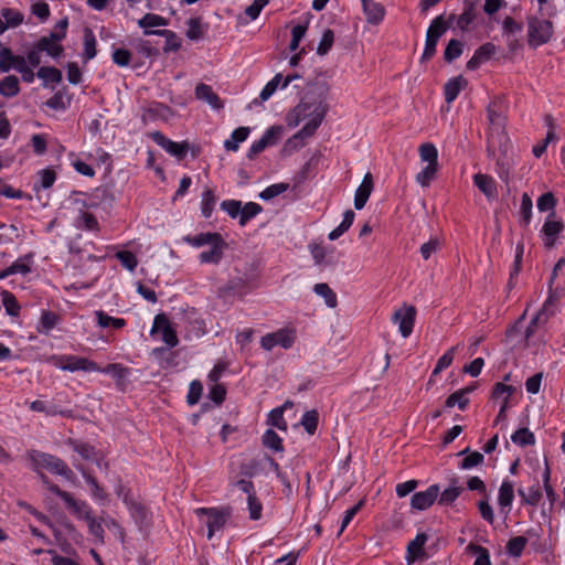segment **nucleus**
Segmentation results:
<instances>
[{
  "instance_id": "1",
  "label": "nucleus",
  "mask_w": 565,
  "mask_h": 565,
  "mask_svg": "<svg viewBox=\"0 0 565 565\" xmlns=\"http://www.w3.org/2000/svg\"><path fill=\"white\" fill-rule=\"evenodd\" d=\"M330 86L327 82H316L309 86L301 102L288 115L289 127H297L301 121L307 120L305 126L294 135V139H307L312 137L322 124L329 106L327 99Z\"/></svg>"
},
{
  "instance_id": "2",
  "label": "nucleus",
  "mask_w": 565,
  "mask_h": 565,
  "mask_svg": "<svg viewBox=\"0 0 565 565\" xmlns=\"http://www.w3.org/2000/svg\"><path fill=\"white\" fill-rule=\"evenodd\" d=\"M553 36V23L537 17L527 18V44L536 49L547 43Z\"/></svg>"
},
{
  "instance_id": "3",
  "label": "nucleus",
  "mask_w": 565,
  "mask_h": 565,
  "mask_svg": "<svg viewBox=\"0 0 565 565\" xmlns=\"http://www.w3.org/2000/svg\"><path fill=\"white\" fill-rule=\"evenodd\" d=\"M51 363L62 371L68 372H95L99 370V365L94 361L78 355L65 354L53 355L50 359Z\"/></svg>"
},
{
  "instance_id": "4",
  "label": "nucleus",
  "mask_w": 565,
  "mask_h": 565,
  "mask_svg": "<svg viewBox=\"0 0 565 565\" xmlns=\"http://www.w3.org/2000/svg\"><path fill=\"white\" fill-rule=\"evenodd\" d=\"M498 104L491 103L488 107V119L490 124L488 136V150L497 145L502 146L508 140L504 134L505 118L497 110Z\"/></svg>"
},
{
  "instance_id": "5",
  "label": "nucleus",
  "mask_w": 565,
  "mask_h": 565,
  "mask_svg": "<svg viewBox=\"0 0 565 565\" xmlns=\"http://www.w3.org/2000/svg\"><path fill=\"white\" fill-rule=\"evenodd\" d=\"M29 457L38 468H45L53 473L66 478H68L72 475V470L67 467V465L62 459L55 456L41 452L38 450H31L29 452Z\"/></svg>"
},
{
  "instance_id": "6",
  "label": "nucleus",
  "mask_w": 565,
  "mask_h": 565,
  "mask_svg": "<svg viewBox=\"0 0 565 565\" xmlns=\"http://www.w3.org/2000/svg\"><path fill=\"white\" fill-rule=\"evenodd\" d=\"M199 518L205 516V525L207 526V539H212L215 532L223 529L230 518V513L216 508H199L195 510Z\"/></svg>"
},
{
  "instance_id": "7",
  "label": "nucleus",
  "mask_w": 565,
  "mask_h": 565,
  "mask_svg": "<svg viewBox=\"0 0 565 565\" xmlns=\"http://www.w3.org/2000/svg\"><path fill=\"white\" fill-rule=\"evenodd\" d=\"M296 340V332L291 329H279L276 332L267 333L260 340V345L264 350L270 351L276 345L284 349H289L294 345Z\"/></svg>"
},
{
  "instance_id": "8",
  "label": "nucleus",
  "mask_w": 565,
  "mask_h": 565,
  "mask_svg": "<svg viewBox=\"0 0 565 565\" xmlns=\"http://www.w3.org/2000/svg\"><path fill=\"white\" fill-rule=\"evenodd\" d=\"M556 298L550 294L541 310L534 316L525 331V340L529 341L539 327H543L555 313Z\"/></svg>"
},
{
  "instance_id": "9",
  "label": "nucleus",
  "mask_w": 565,
  "mask_h": 565,
  "mask_svg": "<svg viewBox=\"0 0 565 565\" xmlns=\"http://www.w3.org/2000/svg\"><path fill=\"white\" fill-rule=\"evenodd\" d=\"M150 138L162 149H164L171 156L178 158L179 160L183 159L189 150V143L186 141L175 142L168 139L160 131H153L150 134Z\"/></svg>"
},
{
  "instance_id": "10",
  "label": "nucleus",
  "mask_w": 565,
  "mask_h": 565,
  "mask_svg": "<svg viewBox=\"0 0 565 565\" xmlns=\"http://www.w3.org/2000/svg\"><path fill=\"white\" fill-rule=\"evenodd\" d=\"M416 317V309L414 306H403L395 311L393 321L398 323V330L403 338H407L413 332Z\"/></svg>"
},
{
  "instance_id": "11",
  "label": "nucleus",
  "mask_w": 565,
  "mask_h": 565,
  "mask_svg": "<svg viewBox=\"0 0 565 565\" xmlns=\"http://www.w3.org/2000/svg\"><path fill=\"white\" fill-rule=\"evenodd\" d=\"M563 230H564L563 222L561 220H557L555 213L552 212L547 216V218L542 227L543 242H544L545 247L552 248L556 243L557 235L559 233H562Z\"/></svg>"
},
{
  "instance_id": "12",
  "label": "nucleus",
  "mask_w": 565,
  "mask_h": 565,
  "mask_svg": "<svg viewBox=\"0 0 565 565\" xmlns=\"http://www.w3.org/2000/svg\"><path fill=\"white\" fill-rule=\"evenodd\" d=\"M439 495V486L431 484L425 491L413 494L411 505L413 509L423 511L430 508Z\"/></svg>"
},
{
  "instance_id": "13",
  "label": "nucleus",
  "mask_w": 565,
  "mask_h": 565,
  "mask_svg": "<svg viewBox=\"0 0 565 565\" xmlns=\"http://www.w3.org/2000/svg\"><path fill=\"white\" fill-rule=\"evenodd\" d=\"M26 63V60L22 55L13 54L9 47L0 49V72L7 73L10 70L17 72Z\"/></svg>"
},
{
  "instance_id": "14",
  "label": "nucleus",
  "mask_w": 565,
  "mask_h": 565,
  "mask_svg": "<svg viewBox=\"0 0 565 565\" xmlns=\"http://www.w3.org/2000/svg\"><path fill=\"white\" fill-rule=\"evenodd\" d=\"M373 188H374L373 175L371 172H367L364 175L361 184L359 185V188L355 191L354 206L356 210H361L365 206V204L373 191Z\"/></svg>"
},
{
  "instance_id": "15",
  "label": "nucleus",
  "mask_w": 565,
  "mask_h": 565,
  "mask_svg": "<svg viewBox=\"0 0 565 565\" xmlns=\"http://www.w3.org/2000/svg\"><path fill=\"white\" fill-rule=\"evenodd\" d=\"M363 12L367 23L377 25L385 15L384 7L374 0H362Z\"/></svg>"
},
{
  "instance_id": "16",
  "label": "nucleus",
  "mask_w": 565,
  "mask_h": 565,
  "mask_svg": "<svg viewBox=\"0 0 565 565\" xmlns=\"http://www.w3.org/2000/svg\"><path fill=\"white\" fill-rule=\"evenodd\" d=\"M210 246L211 248L209 250H203L200 254L199 259L203 264H218L223 258L227 244L223 238H221Z\"/></svg>"
},
{
  "instance_id": "17",
  "label": "nucleus",
  "mask_w": 565,
  "mask_h": 565,
  "mask_svg": "<svg viewBox=\"0 0 565 565\" xmlns=\"http://www.w3.org/2000/svg\"><path fill=\"white\" fill-rule=\"evenodd\" d=\"M195 97L200 100L206 102L212 108H223V103L220 97L213 92L212 87L206 84H198L195 87Z\"/></svg>"
},
{
  "instance_id": "18",
  "label": "nucleus",
  "mask_w": 565,
  "mask_h": 565,
  "mask_svg": "<svg viewBox=\"0 0 565 565\" xmlns=\"http://www.w3.org/2000/svg\"><path fill=\"white\" fill-rule=\"evenodd\" d=\"M467 85V79L461 75L450 78L444 87L446 102L451 104Z\"/></svg>"
},
{
  "instance_id": "19",
  "label": "nucleus",
  "mask_w": 565,
  "mask_h": 565,
  "mask_svg": "<svg viewBox=\"0 0 565 565\" xmlns=\"http://www.w3.org/2000/svg\"><path fill=\"white\" fill-rule=\"evenodd\" d=\"M162 328V340L171 348L178 344V337L175 332L170 328L168 319L164 315H158L154 318L153 329Z\"/></svg>"
},
{
  "instance_id": "20",
  "label": "nucleus",
  "mask_w": 565,
  "mask_h": 565,
  "mask_svg": "<svg viewBox=\"0 0 565 565\" xmlns=\"http://www.w3.org/2000/svg\"><path fill=\"white\" fill-rule=\"evenodd\" d=\"M30 408L33 412L44 413L47 416L61 415L63 417H72V411L68 409H58L57 406L53 403H46L44 401H33L30 404Z\"/></svg>"
},
{
  "instance_id": "21",
  "label": "nucleus",
  "mask_w": 565,
  "mask_h": 565,
  "mask_svg": "<svg viewBox=\"0 0 565 565\" xmlns=\"http://www.w3.org/2000/svg\"><path fill=\"white\" fill-rule=\"evenodd\" d=\"M428 537L425 533H418L416 537L411 541L407 545V563L412 564L415 559L424 556V545L427 542Z\"/></svg>"
},
{
  "instance_id": "22",
  "label": "nucleus",
  "mask_w": 565,
  "mask_h": 565,
  "mask_svg": "<svg viewBox=\"0 0 565 565\" xmlns=\"http://www.w3.org/2000/svg\"><path fill=\"white\" fill-rule=\"evenodd\" d=\"M456 19L455 14H450L448 21L445 20L444 15L436 17L427 29V33L430 34L434 39L439 41V39L447 32L450 28V23Z\"/></svg>"
},
{
  "instance_id": "23",
  "label": "nucleus",
  "mask_w": 565,
  "mask_h": 565,
  "mask_svg": "<svg viewBox=\"0 0 565 565\" xmlns=\"http://www.w3.org/2000/svg\"><path fill=\"white\" fill-rule=\"evenodd\" d=\"M475 185L489 199L497 195V185L493 178L488 174L477 173L473 177Z\"/></svg>"
},
{
  "instance_id": "24",
  "label": "nucleus",
  "mask_w": 565,
  "mask_h": 565,
  "mask_svg": "<svg viewBox=\"0 0 565 565\" xmlns=\"http://www.w3.org/2000/svg\"><path fill=\"white\" fill-rule=\"evenodd\" d=\"M124 503L128 507L131 516L138 524L142 525L148 521L149 513L147 509L132 499H128V493L124 495Z\"/></svg>"
},
{
  "instance_id": "25",
  "label": "nucleus",
  "mask_w": 565,
  "mask_h": 565,
  "mask_svg": "<svg viewBox=\"0 0 565 565\" xmlns=\"http://www.w3.org/2000/svg\"><path fill=\"white\" fill-rule=\"evenodd\" d=\"M97 372L111 375L116 380L117 385L121 386L124 385L126 377L129 375L130 370L120 363H110L105 367L99 366Z\"/></svg>"
},
{
  "instance_id": "26",
  "label": "nucleus",
  "mask_w": 565,
  "mask_h": 565,
  "mask_svg": "<svg viewBox=\"0 0 565 565\" xmlns=\"http://www.w3.org/2000/svg\"><path fill=\"white\" fill-rule=\"evenodd\" d=\"M249 135V128L247 127H238L236 128L232 135L231 138L224 141V148L227 151H237L239 143L245 141Z\"/></svg>"
},
{
  "instance_id": "27",
  "label": "nucleus",
  "mask_w": 565,
  "mask_h": 565,
  "mask_svg": "<svg viewBox=\"0 0 565 565\" xmlns=\"http://www.w3.org/2000/svg\"><path fill=\"white\" fill-rule=\"evenodd\" d=\"M518 494L523 503L532 507H536L542 499V490L539 482L530 487L527 491L519 489Z\"/></svg>"
},
{
  "instance_id": "28",
  "label": "nucleus",
  "mask_w": 565,
  "mask_h": 565,
  "mask_svg": "<svg viewBox=\"0 0 565 565\" xmlns=\"http://www.w3.org/2000/svg\"><path fill=\"white\" fill-rule=\"evenodd\" d=\"M35 44L38 45L39 50H41V52H46L47 55L54 58L60 57L64 51L60 43L50 40L49 36H42Z\"/></svg>"
},
{
  "instance_id": "29",
  "label": "nucleus",
  "mask_w": 565,
  "mask_h": 565,
  "mask_svg": "<svg viewBox=\"0 0 565 565\" xmlns=\"http://www.w3.org/2000/svg\"><path fill=\"white\" fill-rule=\"evenodd\" d=\"M475 19V6L472 2L466 1L462 13L456 19V25L458 29L466 31Z\"/></svg>"
},
{
  "instance_id": "30",
  "label": "nucleus",
  "mask_w": 565,
  "mask_h": 565,
  "mask_svg": "<svg viewBox=\"0 0 565 565\" xmlns=\"http://www.w3.org/2000/svg\"><path fill=\"white\" fill-rule=\"evenodd\" d=\"M514 499L513 483L504 480L499 489L498 503L503 508H510Z\"/></svg>"
},
{
  "instance_id": "31",
  "label": "nucleus",
  "mask_w": 565,
  "mask_h": 565,
  "mask_svg": "<svg viewBox=\"0 0 565 565\" xmlns=\"http://www.w3.org/2000/svg\"><path fill=\"white\" fill-rule=\"evenodd\" d=\"M20 92L19 78L14 75H9L0 81V94L4 97L17 96Z\"/></svg>"
},
{
  "instance_id": "32",
  "label": "nucleus",
  "mask_w": 565,
  "mask_h": 565,
  "mask_svg": "<svg viewBox=\"0 0 565 565\" xmlns=\"http://www.w3.org/2000/svg\"><path fill=\"white\" fill-rule=\"evenodd\" d=\"M217 198L212 189H205L202 193V201H201V212L202 215L205 218L211 217L215 204H216Z\"/></svg>"
},
{
  "instance_id": "33",
  "label": "nucleus",
  "mask_w": 565,
  "mask_h": 565,
  "mask_svg": "<svg viewBox=\"0 0 565 565\" xmlns=\"http://www.w3.org/2000/svg\"><path fill=\"white\" fill-rule=\"evenodd\" d=\"M355 214L352 210H348L344 212L343 220L339 226H337L333 231L329 233V239L335 241L341 235H343L352 225L354 221Z\"/></svg>"
},
{
  "instance_id": "34",
  "label": "nucleus",
  "mask_w": 565,
  "mask_h": 565,
  "mask_svg": "<svg viewBox=\"0 0 565 565\" xmlns=\"http://www.w3.org/2000/svg\"><path fill=\"white\" fill-rule=\"evenodd\" d=\"M223 238L218 233H201L192 237H186L185 241L194 247H201L204 245H212L216 241Z\"/></svg>"
},
{
  "instance_id": "35",
  "label": "nucleus",
  "mask_w": 565,
  "mask_h": 565,
  "mask_svg": "<svg viewBox=\"0 0 565 565\" xmlns=\"http://www.w3.org/2000/svg\"><path fill=\"white\" fill-rule=\"evenodd\" d=\"M313 291L318 296H321L324 299V301H326L328 307H330V308H335L337 307V305H338L337 295L329 287L328 284H324V282L316 284L315 287H313Z\"/></svg>"
},
{
  "instance_id": "36",
  "label": "nucleus",
  "mask_w": 565,
  "mask_h": 565,
  "mask_svg": "<svg viewBox=\"0 0 565 565\" xmlns=\"http://www.w3.org/2000/svg\"><path fill=\"white\" fill-rule=\"evenodd\" d=\"M66 504L79 519L87 520L93 515L90 507L85 501L74 499L73 495L66 501Z\"/></svg>"
},
{
  "instance_id": "37",
  "label": "nucleus",
  "mask_w": 565,
  "mask_h": 565,
  "mask_svg": "<svg viewBox=\"0 0 565 565\" xmlns=\"http://www.w3.org/2000/svg\"><path fill=\"white\" fill-rule=\"evenodd\" d=\"M0 13L3 19V22L8 24V29L17 28L23 23L24 15L19 10L11 8H2Z\"/></svg>"
},
{
  "instance_id": "38",
  "label": "nucleus",
  "mask_w": 565,
  "mask_h": 565,
  "mask_svg": "<svg viewBox=\"0 0 565 565\" xmlns=\"http://www.w3.org/2000/svg\"><path fill=\"white\" fill-rule=\"evenodd\" d=\"M60 321V316L53 311L44 310L42 311L40 318V328L39 331L43 333H49L53 328L57 326Z\"/></svg>"
},
{
  "instance_id": "39",
  "label": "nucleus",
  "mask_w": 565,
  "mask_h": 565,
  "mask_svg": "<svg viewBox=\"0 0 565 565\" xmlns=\"http://www.w3.org/2000/svg\"><path fill=\"white\" fill-rule=\"evenodd\" d=\"M263 211V207L255 202H248L241 207L239 225L245 226L249 220L258 215Z\"/></svg>"
},
{
  "instance_id": "40",
  "label": "nucleus",
  "mask_w": 565,
  "mask_h": 565,
  "mask_svg": "<svg viewBox=\"0 0 565 565\" xmlns=\"http://www.w3.org/2000/svg\"><path fill=\"white\" fill-rule=\"evenodd\" d=\"M170 108L161 103H152L143 110V119L164 118L170 114Z\"/></svg>"
},
{
  "instance_id": "41",
  "label": "nucleus",
  "mask_w": 565,
  "mask_h": 565,
  "mask_svg": "<svg viewBox=\"0 0 565 565\" xmlns=\"http://www.w3.org/2000/svg\"><path fill=\"white\" fill-rule=\"evenodd\" d=\"M97 323L102 328L113 327L114 329H120L126 326L125 319L114 318L99 310L96 311Z\"/></svg>"
},
{
  "instance_id": "42",
  "label": "nucleus",
  "mask_w": 565,
  "mask_h": 565,
  "mask_svg": "<svg viewBox=\"0 0 565 565\" xmlns=\"http://www.w3.org/2000/svg\"><path fill=\"white\" fill-rule=\"evenodd\" d=\"M76 226L93 232L99 231V223L97 218L89 212H82L78 215Z\"/></svg>"
},
{
  "instance_id": "43",
  "label": "nucleus",
  "mask_w": 565,
  "mask_h": 565,
  "mask_svg": "<svg viewBox=\"0 0 565 565\" xmlns=\"http://www.w3.org/2000/svg\"><path fill=\"white\" fill-rule=\"evenodd\" d=\"M511 440L520 447H525L534 445L535 437L527 428H520L511 436Z\"/></svg>"
},
{
  "instance_id": "44",
  "label": "nucleus",
  "mask_w": 565,
  "mask_h": 565,
  "mask_svg": "<svg viewBox=\"0 0 565 565\" xmlns=\"http://www.w3.org/2000/svg\"><path fill=\"white\" fill-rule=\"evenodd\" d=\"M438 171V164H427L417 175L416 181L423 186L427 188L435 180Z\"/></svg>"
},
{
  "instance_id": "45",
  "label": "nucleus",
  "mask_w": 565,
  "mask_h": 565,
  "mask_svg": "<svg viewBox=\"0 0 565 565\" xmlns=\"http://www.w3.org/2000/svg\"><path fill=\"white\" fill-rule=\"evenodd\" d=\"M96 38L90 29L84 30V57L89 61L96 56Z\"/></svg>"
},
{
  "instance_id": "46",
  "label": "nucleus",
  "mask_w": 565,
  "mask_h": 565,
  "mask_svg": "<svg viewBox=\"0 0 565 565\" xmlns=\"http://www.w3.org/2000/svg\"><path fill=\"white\" fill-rule=\"evenodd\" d=\"M419 157L427 164H438V151L433 143H423L419 147Z\"/></svg>"
},
{
  "instance_id": "47",
  "label": "nucleus",
  "mask_w": 565,
  "mask_h": 565,
  "mask_svg": "<svg viewBox=\"0 0 565 565\" xmlns=\"http://www.w3.org/2000/svg\"><path fill=\"white\" fill-rule=\"evenodd\" d=\"M319 423V414L317 411H308L302 415L301 425L309 435H313Z\"/></svg>"
},
{
  "instance_id": "48",
  "label": "nucleus",
  "mask_w": 565,
  "mask_h": 565,
  "mask_svg": "<svg viewBox=\"0 0 565 565\" xmlns=\"http://www.w3.org/2000/svg\"><path fill=\"white\" fill-rule=\"evenodd\" d=\"M263 444L265 447L273 449L275 451H282V439L275 433L273 429L266 430L263 436Z\"/></svg>"
},
{
  "instance_id": "49",
  "label": "nucleus",
  "mask_w": 565,
  "mask_h": 565,
  "mask_svg": "<svg viewBox=\"0 0 565 565\" xmlns=\"http://www.w3.org/2000/svg\"><path fill=\"white\" fill-rule=\"evenodd\" d=\"M462 491L461 487H449L445 489L443 492L439 491L438 504L440 505H450L460 495Z\"/></svg>"
},
{
  "instance_id": "50",
  "label": "nucleus",
  "mask_w": 565,
  "mask_h": 565,
  "mask_svg": "<svg viewBox=\"0 0 565 565\" xmlns=\"http://www.w3.org/2000/svg\"><path fill=\"white\" fill-rule=\"evenodd\" d=\"M462 43L458 40H450L445 49L444 58L450 63L462 54Z\"/></svg>"
},
{
  "instance_id": "51",
  "label": "nucleus",
  "mask_w": 565,
  "mask_h": 565,
  "mask_svg": "<svg viewBox=\"0 0 565 565\" xmlns=\"http://www.w3.org/2000/svg\"><path fill=\"white\" fill-rule=\"evenodd\" d=\"M36 75L45 82L60 83L62 81L61 71L52 66L40 67Z\"/></svg>"
},
{
  "instance_id": "52",
  "label": "nucleus",
  "mask_w": 565,
  "mask_h": 565,
  "mask_svg": "<svg viewBox=\"0 0 565 565\" xmlns=\"http://www.w3.org/2000/svg\"><path fill=\"white\" fill-rule=\"evenodd\" d=\"M527 539L524 536H515L509 540L507 544V552L514 557H519L524 547L526 546Z\"/></svg>"
},
{
  "instance_id": "53",
  "label": "nucleus",
  "mask_w": 565,
  "mask_h": 565,
  "mask_svg": "<svg viewBox=\"0 0 565 565\" xmlns=\"http://www.w3.org/2000/svg\"><path fill=\"white\" fill-rule=\"evenodd\" d=\"M288 188H289L288 183L271 184L259 193V198L265 201L271 200V199L282 194L284 192H286L288 190Z\"/></svg>"
},
{
  "instance_id": "54",
  "label": "nucleus",
  "mask_w": 565,
  "mask_h": 565,
  "mask_svg": "<svg viewBox=\"0 0 565 565\" xmlns=\"http://www.w3.org/2000/svg\"><path fill=\"white\" fill-rule=\"evenodd\" d=\"M334 42V33L331 29L324 30L321 41L317 47V54L320 56L327 55L331 50Z\"/></svg>"
},
{
  "instance_id": "55",
  "label": "nucleus",
  "mask_w": 565,
  "mask_h": 565,
  "mask_svg": "<svg viewBox=\"0 0 565 565\" xmlns=\"http://www.w3.org/2000/svg\"><path fill=\"white\" fill-rule=\"evenodd\" d=\"M88 526L89 533L99 542L104 543L105 531L102 525V522L98 521L94 515L85 520Z\"/></svg>"
},
{
  "instance_id": "56",
  "label": "nucleus",
  "mask_w": 565,
  "mask_h": 565,
  "mask_svg": "<svg viewBox=\"0 0 565 565\" xmlns=\"http://www.w3.org/2000/svg\"><path fill=\"white\" fill-rule=\"evenodd\" d=\"M186 24H188L186 36L190 40L196 41V40H200L201 38H203L204 30H203L200 19L192 18L186 22Z\"/></svg>"
},
{
  "instance_id": "57",
  "label": "nucleus",
  "mask_w": 565,
  "mask_h": 565,
  "mask_svg": "<svg viewBox=\"0 0 565 565\" xmlns=\"http://www.w3.org/2000/svg\"><path fill=\"white\" fill-rule=\"evenodd\" d=\"M2 302L6 308V311L10 316H18L20 311V306L15 299V297L10 291H2Z\"/></svg>"
},
{
  "instance_id": "58",
  "label": "nucleus",
  "mask_w": 565,
  "mask_h": 565,
  "mask_svg": "<svg viewBox=\"0 0 565 565\" xmlns=\"http://www.w3.org/2000/svg\"><path fill=\"white\" fill-rule=\"evenodd\" d=\"M456 349H457V347L450 348L443 356H440L438 359L437 364H436V366H435V369L433 371V375H437L443 370H445L448 366H450V364L452 363L454 358H455Z\"/></svg>"
},
{
  "instance_id": "59",
  "label": "nucleus",
  "mask_w": 565,
  "mask_h": 565,
  "mask_svg": "<svg viewBox=\"0 0 565 565\" xmlns=\"http://www.w3.org/2000/svg\"><path fill=\"white\" fill-rule=\"evenodd\" d=\"M29 260H30V256H24L22 258H19L18 260H15L12 265H10L8 267L9 274L10 275H15V274L26 275V274H29L31 271Z\"/></svg>"
},
{
  "instance_id": "60",
  "label": "nucleus",
  "mask_w": 565,
  "mask_h": 565,
  "mask_svg": "<svg viewBox=\"0 0 565 565\" xmlns=\"http://www.w3.org/2000/svg\"><path fill=\"white\" fill-rule=\"evenodd\" d=\"M138 24L141 28L163 26L167 24V21L158 14L147 13L138 21Z\"/></svg>"
},
{
  "instance_id": "61",
  "label": "nucleus",
  "mask_w": 565,
  "mask_h": 565,
  "mask_svg": "<svg viewBox=\"0 0 565 565\" xmlns=\"http://www.w3.org/2000/svg\"><path fill=\"white\" fill-rule=\"evenodd\" d=\"M468 404V397H466L459 390L450 394L445 402L446 407H454L455 405H458L461 411H463Z\"/></svg>"
},
{
  "instance_id": "62",
  "label": "nucleus",
  "mask_w": 565,
  "mask_h": 565,
  "mask_svg": "<svg viewBox=\"0 0 565 565\" xmlns=\"http://www.w3.org/2000/svg\"><path fill=\"white\" fill-rule=\"evenodd\" d=\"M268 422L278 429L286 430L287 423L284 419V407H277L269 413Z\"/></svg>"
},
{
  "instance_id": "63",
  "label": "nucleus",
  "mask_w": 565,
  "mask_h": 565,
  "mask_svg": "<svg viewBox=\"0 0 565 565\" xmlns=\"http://www.w3.org/2000/svg\"><path fill=\"white\" fill-rule=\"evenodd\" d=\"M116 257L119 259L121 265L130 271H134L138 265L137 257L131 252H118L116 253Z\"/></svg>"
},
{
  "instance_id": "64",
  "label": "nucleus",
  "mask_w": 565,
  "mask_h": 565,
  "mask_svg": "<svg viewBox=\"0 0 565 565\" xmlns=\"http://www.w3.org/2000/svg\"><path fill=\"white\" fill-rule=\"evenodd\" d=\"M468 548L478 555L473 565H491L490 555L486 547L469 544Z\"/></svg>"
}]
</instances>
